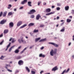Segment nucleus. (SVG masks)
I'll list each match as a JSON object with an SVG mask.
<instances>
[{
	"mask_svg": "<svg viewBox=\"0 0 74 74\" xmlns=\"http://www.w3.org/2000/svg\"><path fill=\"white\" fill-rule=\"evenodd\" d=\"M21 56H18L17 58H16V59H21Z\"/></svg>",
	"mask_w": 74,
	"mask_h": 74,
	"instance_id": "obj_34",
	"label": "nucleus"
},
{
	"mask_svg": "<svg viewBox=\"0 0 74 74\" xmlns=\"http://www.w3.org/2000/svg\"><path fill=\"white\" fill-rule=\"evenodd\" d=\"M32 4V2L30 1H29L28 2V4L29 6H30V7H32V5L31 4Z\"/></svg>",
	"mask_w": 74,
	"mask_h": 74,
	"instance_id": "obj_22",
	"label": "nucleus"
},
{
	"mask_svg": "<svg viewBox=\"0 0 74 74\" xmlns=\"http://www.w3.org/2000/svg\"><path fill=\"white\" fill-rule=\"evenodd\" d=\"M44 48V47H42L40 48V49H41V50H42Z\"/></svg>",
	"mask_w": 74,
	"mask_h": 74,
	"instance_id": "obj_50",
	"label": "nucleus"
},
{
	"mask_svg": "<svg viewBox=\"0 0 74 74\" xmlns=\"http://www.w3.org/2000/svg\"><path fill=\"white\" fill-rule=\"evenodd\" d=\"M4 42V40L2 41V42H1L0 43V45H2V44H3V43Z\"/></svg>",
	"mask_w": 74,
	"mask_h": 74,
	"instance_id": "obj_47",
	"label": "nucleus"
},
{
	"mask_svg": "<svg viewBox=\"0 0 74 74\" xmlns=\"http://www.w3.org/2000/svg\"><path fill=\"white\" fill-rule=\"evenodd\" d=\"M41 3V1H38V5H40V3Z\"/></svg>",
	"mask_w": 74,
	"mask_h": 74,
	"instance_id": "obj_43",
	"label": "nucleus"
},
{
	"mask_svg": "<svg viewBox=\"0 0 74 74\" xmlns=\"http://www.w3.org/2000/svg\"><path fill=\"white\" fill-rule=\"evenodd\" d=\"M50 15V14L49 13L46 14V15Z\"/></svg>",
	"mask_w": 74,
	"mask_h": 74,
	"instance_id": "obj_59",
	"label": "nucleus"
},
{
	"mask_svg": "<svg viewBox=\"0 0 74 74\" xmlns=\"http://www.w3.org/2000/svg\"><path fill=\"white\" fill-rule=\"evenodd\" d=\"M45 55H42V54H40L39 56L40 58H45Z\"/></svg>",
	"mask_w": 74,
	"mask_h": 74,
	"instance_id": "obj_13",
	"label": "nucleus"
},
{
	"mask_svg": "<svg viewBox=\"0 0 74 74\" xmlns=\"http://www.w3.org/2000/svg\"><path fill=\"white\" fill-rule=\"evenodd\" d=\"M57 5L58 6H60V3H57Z\"/></svg>",
	"mask_w": 74,
	"mask_h": 74,
	"instance_id": "obj_51",
	"label": "nucleus"
},
{
	"mask_svg": "<svg viewBox=\"0 0 74 74\" xmlns=\"http://www.w3.org/2000/svg\"><path fill=\"white\" fill-rule=\"evenodd\" d=\"M71 45V42H70L69 43V46H70Z\"/></svg>",
	"mask_w": 74,
	"mask_h": 74,
	"instance_id": "obj_64",
	"label": "nucleus"
},
{
	"mask_svg": "<svg viewBox=\"0 0 74 74\" xmlns=\"http://www.w3.org/2000/svg\"><path fill=\"white\" fill-rule=\"evenodd\" d=\"M69 18H73V17L71 16H69Z\"/></svg>",
	"mask_w": 74,
	"mask_h": 74,
	"instance_id": "obj_62",
	"label": "nucleus"
},
{
	"mask_svg": "<svg viewBox=\"0 0 74 74\" xmlns=\"http://www.w3.org/2000/svg\"><path fill=\"white\" fill-rule=\"evenodd\" d=\"M49 44H51V45L55 46L56 47H58V45L55 43L49 42Z\"/></svg>",
	"mask_w": 74,
	"mask_h": 74,
	"instance_id": "obj_5",
	"label": "nucleus"
},
{
	"mask_svg": "<svg viewBox=\"0 0 74 74\" xmlns=\"http://www.w3.org/2000/svg\"><path fill=\"white\" fill-rule=\"evenodd\" d=\"M59 18H60V17H59V16H58L57 17V19H59Z\"/></svg>",
	"mask_w": 74,
	"mask_h": 74,
	"instance_id": "obj_57",
	"label": "nucleus"
},
{
	"mask_svg": "<svg viewBox=\"0 0 74 74\" xmlns=\"http://www.w3.org/2000/svg\"><path fill=\"white\" fill-rule=\"evenodd\" d=\"M31 18H34V15H31Z\"/></svg>",
	"mask_w": 74,
	"mask_h": 74,
	"instance_id": "obj_36",
	"label": "nucleus"
},
{
	"mask_svg": "<svg viewBox=\"0 0 74 74\" xmlns=\"http://www.w3.org/2000/svg\"><path fill=\"white\" fill-rule=\"evenodd\" d=\"M65 9L66 11H68L69 9V6H66L65 7Z\"/></svg>",
	"mask_w": 74,
	"mask_h": 74,
	"instance_id": "obj_18",
	"label": "nucleus"
},
{
	"mask_svg": "<svg viewBox=\"0 0 74 74\" xmlns=\"http://www.w3.org/2000/svg\"><path fill=\"white\" fill-rule=\"evenodd\" d=\"M65 23V22H63L62 23H61L60 24V26H62V25H63L64 23Z\"/></svg>",
	"mask_w": 74,
	"mask_h": 74,
	"instance_id": "obj_44",
	"label": "nucleus"
},
{
	"mask_svg": "<svg viewBox=\"0 0 74 74\" xmlns=\"http://www.w3.org/2000/svg\"><path fill=\"white\" fill-rule=\"evenodd\" d=\"M40 27H44V25H40Z\"/></svg>",
	"mask_w": 74,
	"mask_h": 74,
	"instance_id": "obj_41",
	"label": "nucleus"
},
{
	"mask_svg": "<svg viewBox=\"0 0 74 74\" xmlns=\"http://www.w3.org/2000/svg\"><path fill=\"white\" fill-rule=\"evenodd\" d=\"M21 40L22 42V43H23V44H26V41L23 40V37H21Z\"/></svg>",
	"mask_w": 74,
	"mask_h": 74,
	"instance_id": "obj_9",
	"label": "nucleus"
},
{
	"mask_svg": "<svg viewBox=\"0 0 74 74\" xmlns=\"http://www.w3.org/2000/svg\"><path fill=\"white\" fill-rule=\"evenodd\" d=\"M41 16L40 14H38L36 17V19L37 20H38L40 19V18H41Z\"/></svg>",
	"mask_w": 74,
	"mask_h": 74,
	"instance_id": "obj_12",
	"label": "nucleus"
},
{
	"mask_svg": "<svg viewBox=\"0 0 74 74\" xmlns=\"http://www.w3.org/2000/svg\"><path fill=\"white\" fill-rule=\"evenodd\" d=\"M9 31L8 30V29H5L4 31V34H6V33H8Z\"/></svg>",
	"mask_w": 74,
	"mask_h": 74,
	"instance_id": "obj_14",
	"label": "nucleus"
},
{
	"mask_svg": "<svg viewBox=\"0 0 74 74\" xmlns=\"http://www.w3.org/2000/svg\"><path fill=\"white\" fill-rule=\"evenodd\" d=\"M23 7H21L20 8V10H22V9H23Z\"/></svg>",
	"mask_w": 74,
	"mask_h": 74,
	"instance_id": "obj_55",
	"label": "nucleus"
},
{
	"mask_svg": "<svg viewBox=\"0 0 74 74\" xmlns=\"http://www.w3.org/2000/svg\"><path fill=\"white\" fill-rule=\"evenodd\" d=\"M33 47H34V46H30L29 47V49H32V48H33Z\"/></svg>",
	"mask_w": 74,
	"mask_h": 74,
	"instance_id": "obj_49",
	"label": "nucleus"
},
{
	"mask_svg": "<svg viewBox=\"0 0 74 74\" xmlns=\"http://www.w3.org/2000/svg\"><path fill=\"white\" fill-rule=\"evenodd\" d=\"M12 40V43H14L15 41H16V40H14V39H12V38H11L9 40V41H11V40Z\"/></svg>",
	"mask_w": 74,
	"mask_h": 74,
	"instance_id": "obj_11",
	"label": "nucleus"
},
{
	"mask_svg": "<svg viewBox=\"0 0 74 74\" xmlns=\"http://www.w3.org/2000/svg\"><path fill=\"white\" fill-rule=\"evenodd\" d=\"M38 30L37 29L36 30V29H35L33 31V33H38Z\"/></svg>",
	"mask_w": 74,
	"mask_h": 74,
	"instance_id": "obj_27",
	"label": "nucleus"
},
{
	"mask_svg": "<svg viewBox=\"0 0 74 74\" xmlns=\"http://www.w3.org/2000/svg\"><path fill=\"white\" fill-rule=\"evenodd\" d=\"M19 72V71L17 70L16 71V73H17Z\"/></svg>",
	"mask_w": 74,
	"mask_h": 74,
	"instance_id": "obj_56",
	"label": "nucleus"
},
{
	"mask_svg": "<svg viewBox=\"0 0 74 74\" xmlns=\"http://www.w3.org/2000/svg\"><path fill=\"white\" fill-rule=\"evenodd\" d=\"M19 50L18 49H16L15 50V53H19Z\"/></svg>",
	"mask_w": 74,
	"mask_h": 74,
	"instance_id": "obj_28",
	"label": "nucleus"
},
{
	"mask_svg": "<svg viewBox=\"0 0 74 74\" xmlns=\"http://www.w3.org/2000/svg\"><path fill=\"white\" fill-rule=\"evenodd\" d=\"M46 41V39L45 38L43 39H41L39 41L40 42H44V41Z\"/></svg>",
	"mask_w": 74,
	"mask_h": 74,
	"instance_id": "obj_17",
	"label": "nucleus"
},
{
	"mask_svg": "<svg viewBox=\"0 0 74 74\" xmlns=\"http://www.w3.org/2000/svg\"><path fill=\"white\" fill-rule=\"evenodd\" d=\"M71 21V19H67L66 20V22L67 23H69V22H70Z\"/></svg>",
	"mask_w": 74,
	"mask_h": 74,
	"instance_id": "obj_29",
	"label": "nucleus"
},
{
	"mask_svg": "<svg viewBox=\"0 0 74 74\" xmlns=\"http://www.w3.org/2000/svg\"><path fill=\"white\" fill-rule=\"evenodd\" d=\"M66 69H65L64 70L62 73L61 74H64V73H66Z\"/></svg>",
	"mask_w": 74,
	"mask_h": 74,
	"instance_id": "obj_35",
	"label": "nucleus"
},
{
	"mask_svg": "<svg viewBox=\"0 0 74 74\" xmlns=\"http://www.w3.org/2000/svg\"><path fill=\"white\" fill-rule=\"evenodd\" d=\"M5 56H2L0 58V59H3L2 58H5Z\"/></svg>",
	"mask_w": 74,
	"mask_h": 74,
	"instance_id": "obj_38",
	"label": "nucleus"
},
{
	"mask_svg": "<svg viewBox=\"0 0 74 74\" xmlns=\"http://www.w3.org/2000/svg\"><path fill=\"white\" fill-rule=\"evenodd\" d=\"M18 41L19 43H21V40H20V39L18 40Z\"/></svg>",
	"mask_w": 74,
	"mask_h": 74,
	"instance_id": "obj_48",
	"label": "nucleus"
},
{
	"mask_svg": "<svg viewBox=\"0 0 74 74\" xmlns=\"http://www.w3.org/2000/svg\"><path fill=\"white\" fill-rule=\"evenodd\" d=\"M69 70H70V68L68 69L66 71V73H68V72L69 71Z\"/></svg>",
	"mask_w": 74,
	"mask_h": 74,
	"instance_id": "obj_37",
	"label": "nucleus"
},
{
	"mask_svg": "<svg viewBox=\"0 0 74 74\" xmlns=\"http://www.w3.org/2000/svg\"><path fill=\"white\" fill-rule=\"evenodd\" d=\"M56 9L57 11H59V10H60V8L59 7H57Z\"/></svg>",
	"mask_w": 74,
	"mask_h": 74,
	"instance_id": "obj_40",
	"label": "nucleus"
},
{
	"mask_svg": "<svg viewBox=\"0 0 74 74\" xmlns=\"http://www.w3.org/2000/svg\"><path fill=\"white\" fill-rule=\"evenodd\" d=\"M65 27H63V28L60 30V32H64V30H65Z\"/></svg>",
	"mask_w": 74,
	"mask_h": 74,
	"instance_id": "obj_19",
	"label": "nucleus"
},
{
	"mask_svg": "<svg viewBox=\"0 0 74 74\" xmlns=\"http://www.w3.org/2000/svg\"><path fill=\"white\" fill-rule=\"evenodd\" d=\"M54 13L53 12H51L49 13L50 15H51V14H54Z\"/></svg>",
	"mask_w": 74,
	"mask_h": 74,
	"instance_id": "obj_46",
	"label": "nucleus"
},
{
	"mask_svg": "<svg viewBox=\"0 0 74 74\" xmlns=\"http://www.w3.org/2000/svg\"><path fill=\"white\" fill-rule=\"evenodd\" d=\"M7 22V20L3 19L0 22V24L3 25Z\"/></svg>",
	"mask_w": 74,
	"mask_h": 74,
	"instance_id": "obj_3",
	"label": "nucleus"
},
{
	"mask_svg": "<svg viewBox=\"0 0 74 74\" xmlns=\"http://www.w3.org/2000/svg\"><path fill=\"white\" fill-rule=\"evenodd\" d=\"M15 45H14L12 47L9 49V52H11V51H12V48H14V47H15Z\"/></svg>",
	"mask_w": 74,
	"mask_h": 74,
	"instance_id": "obj_16",
	"label": "nucleus"
},
{
	"mask_svg": "<svg viewBox=\"0 0 74 74\" xmlns=\"http://www.w3.org/2000/svg\"><path fill=\"white\" fill-rule=\"evenodd\" d=\"M44 73V71H42L40 72V74H42V73Z\"/></svg>",
	"mask_w": 74,
	"mask_h": 74,
	"instance_id": "obj_53",
	"label": "nucleus"
},
{
	"mask_svg": "<svg viewBox=\"0 0 74 74\" xmlns=\"http://www.w3.org/2000/svg\"><path fill=\"white\" fill-rule=\"evenodd\" d=\"M25 68L26 70H27V71L28 72H30V70H29V68L27 67H26Z\"/></svg>",
	"mask_w": 74,
	"mask_h": 74,
	"instance_id": "obj_31",
	"label": "nucleus"
},
{
	"mask_svg": "<svg viewBox=\"0 0 74 74\" xmlns=\"http://www.w3.org/2000/svg\"><path fill=\"white\" fill-rule=\"evenodd\" d=\"M14 11H16V8L14 9Z\"/></svg>",
	"mask_w": 74,
	"mask_h": 74,
	"instance_id": "obj_63",
	"label": "nucleus"
},
{
	"mask_svg": "<svg viewBox=\"0 0 74 74\" xmlns=\"http://www.w3.org/2000/svg\"><path fill=\"white\" fill-rule=\"evenodd\" d=\"M27 26V25L26 24H25L23 25L22 26H21L20 27L21 29H22L24 27H25V26Z\"/></svg>",
	"mask_w": 74,
	"mask_h": 74,
	"instance_id": "obj_23",
	"label": "nucleus"
},
{
	"mask_svg": "<svg viewBox=\"0 0 74 74\" xmlns=\"http://www.w3.org/2000/svg\"><path fill=\"white\" fill-rule=\"evenodd\" d=\"M46 4H47V3L45 2H44L43 3V5H46Z\"/></svg>",
	"mask_w": 74,
	"mask_h": 74,
	"instance_id": "obj_52",
	"label": "nucleus"
},
{
	"mask_svg": "<svg viewBox=\"0 0 74 74\" xmlns=\"http://www.w3.org/2000/svg\"><path fill=\"white\" fill-rule=\"evenodd\" d=\"M3 14V12H1L0 14V17H1V16H2V14Z\"/></svg>",
	"mask_w": 74,
	"mask_h": 74,
	"instance_id": "obj_42",
	"label": "nucleus"
},
{
	"mask_svg": "<svg viewBox=\"0 0 74 74\" xmlns=\"http://www.w3.org/2000/svg\"><path fill=\"white\" fill-rule=\"evenodd\" d=\"M3 36V34H2L1 35H0V37H2Z\"/></svg>",
	"mask_w": 74,
	"mask_h": 74,
	"instance_id": "obj_54",
	"label": "nucleus"
},
{
	"mask_svg": "<svg viewBox=\"0 0 74 74\" xmlns=\"http://www.w3.org/2000/svg\"><path fill=\"white\" fill-rule=\"evenodd\" d=\"M41 39L40 38H36L35 39V42H37L38 41L40 40Z\"/></svg>",
	"mask_w": 74,
	"mask_h": 74,
	"instance_id": "obj_25",
	"label": "nucleus"
},
{
	"mask_svg": "<svg viewBox=\"0 0 74 74\" xmlns=\"http://www.w3.org/2000/svg\"><path fill=\"white\" fill-rule=\"evenodd\" d=\"M14 26V23L13 22H10L9 23V27L10 28H11V27H12Z\"/></svg>",
	"mask_w": 74,
	"mask_h": 74,
	"instance_id": "obj_6",
	"label": "nucleus"
},
{
	"mask_svg": "<svg viewBox=\"0 0 74 74\" xmlns=\"http://www.w3.org/2000/svg\"><path fill=\"white\" fill-rule=\"evenodd\" d=\"M12 7V5L11 4H9L8 7V9H10Z\"/></svg>",
	"mask_w": 74,
	"mask_h": 74,
	"instance_id": "obj_24",
	"label": "nucleus"
},
{
	"mask_svg": "<svg viewBox=\"0 0 74 74\" xmlns=\"http://www.w3.org/2000/svg\"><path fill=\"white\" fill-rule=\"evenodd\" d=\"M71 14H74V10H72V12H71Z\"/></svg>",
	"mask_w": 74,
	"mask_h": 74,
	"instance_id": "obj_45",
	"label": "nucleus"
},
{
	"mask_svg": "<svg viewBox=\"0 0 74 74\" xmlns=\"http://www.w3.org/2000/svg\"><path fill=\"white\" fill-rule=\"evenodd\" d=\"M10 45H11V42H10L9 43V44L7 46V48L5 49V51L7 50V49H8V48H9V47L10 46Z\"/></svg>",
	"mask_w": 74,
	"mask_h": 74,
	"instance_id": "obj_26",
	"label": "nucleus"
},
{
	"mask_svg": "<svg viewBox=\"0 0 74 74\" xmlns=\"http://www.w3.org/2000/svg\"><path fill=\"white\" fill-rule=\"evenodd\" d=\"M52 8H55V6H53V5H52L51 7Z\"/></svg>",
	"mask_w": 74,
	"mask_h": 74,
	"instance_id": "obj_58",
	"label": "nucleus"
},
{
	"mask_svg": "<svg viewBox=\"0 0 74 74\" xmlns=\"http://www.w3.org/2000/svg\"><path fill=\"white\" fill-rule=\"evenodd\" d=\"M58 69V68L57 67V66H56L55 67L53 68L52 69V71H55L56 70H57Z\"/></svg>",
	"mask_w": 74,
	"mask_h": 74,
	"instance_id": "obj_7",
	"label": "nucleus"
},
{
	"mask_svg": "<svg viewBox=\"0 0 74 74\" xmlns=\"http://www.w3.org/2000/svg\"><path fill=\"white\" fill-rule=\"evenodd\" d=\"M12 15V12H10L8 13V15L9 16Z\"/></svg>",
	"mask_w": 74,
	"mask_h": 74,
	"instance_id": "obj_33",
	"label": "nucleus"
},
{
	"mask_svg": "<svg viewBox=\"0 0 74 74\" xmlns=\"http://www.w3.org/2000/svg\"><path fill=\"white\" fill-rule=\"evenodd\" d=\"M36 12V10L34 9H32L28 13V14H34L35 12Z\"/></svg>",
	"mask_w": 74,
	"mask_h": 74,
	"instance_id": "obj_2",
	"label": "nucleus"
},
{
	"mask_svg": "<svg viewBox=\"0 0 74 74\" xmlns=\"http://www.w3.org/2000/svg\"><path fill=\"white\" fill-rule=\"evenodd\" d=\"M5 68H6V69H7V70H8V71H9V72H12V71L10 69H8V68H7V66H5Z\"/></svg>",
	"mask_w": 74,
	"mask_h": 74,
	"instance_id": "obj_30",
	"label": "nucleus"
},
{
	"mask_svg": "<svg viewBox=\"0 0 74 74\" xmlns=\"http://www.w3.org/2000/svg\"><path fill=\"white\" fill-rule=\"evenodd\" d=\"M18 64L20 66L23 64V61L22 60H20L18 62Z\"/></svg>",
	"mask_w": 74,
	"mask_h": 74,
	"instance_id": "obj_4",
	"label": "nucleus"
},
{
	"mask_svg": "<svg viewBox=\"0 0 74 74\" xmlns=\"http://www.w3.org/2000/svg\"><path fill=\"white\" fill-rule=\"evenodd\" d=\"M22 24V21H20L18 22L17 23V26H19L20 25H21Z\"/></svg>",
	"mask_w": 74,
	"mask_h": 74,
	"instance_id": "obj_8",
	"label": "nucleus"
},
{
	"mask_svg": "<svg viewBox=\"0 0 74 74\" xmlns=\"http://www.w3.org/2000/svg\"><path fill=\"white\" fill-rule=\"evenodd\" d=\"M18 49H21V46H20L18 47Z\"/></svg>",
	"mask_w": 74,
	"mask_h": 74,
	"instance_id": "obj_61",
	"label": "nucleus"
},
{
	"mask_svg": "<svg viewBox=\"0 0 74 74\" xmlns=\"http://www.w3.org/2000/svg\"><path fill=\"white\" fill-rule=\"evenodd\" d=\"M27 0H24L23 1L21 2L22 4H24L25 3H27Z\"/></svg>",
	"mask_w": 74,
	"mask_h": 74,
	"instance_id": "obj_15",
	"label": "nucleus"
},
{
	"mask_svg": "<svg viewBox=\"0 0 74 74\" xmlns=\"http://www.w3.org/2000/svg\"><path fill=\"white\" fill-rule=\"evenodd\" d=\"M14 1V0H10V2H12Z\"/></svg>",
	"mask_w": 74,
	"mask_h": 74,
	"instance_id": "obj_60",
	"label": "nucleus"
},
{
	"mask_svg": "<svg viewBox=\"0 0 74 74\" xmlns=\"http://www.w3.org/2000/svg\"><path fill=\"white\" fill-rule=\"evenodd\" d=\"M57 52V49H55L54 50L53 49H51L50 52V53L51 56H53V54L56 55V52Z\"/></svg>",
	"mask_w": 74,
	"mask_h": 74,
	"instance_id": "obj_1",
	"label": "nucleus"
},
{
	"mask_svg": "<svg viewBox=\"0 0 74 74\" xmlns=\"http://www.w3.org/2000/svg\"><path fill=\"white\" fill-rule=\"evenodd\" d=\"M7 11L4 12V14L3 15V17H4L6 16V15H7Z\"/></svg>",
	"mask_w": 74,
	"mask_h": 74,
	"instance_id": "obj_21",
	"label": "nucleus"
},
{
	"mask_svg": "<svg viewBox=\"0 0 74 74\" xmlns=\"http://www.w3.org/2000/svg\"><path fill=\"white\" fill-rule=\"evenodd\" d=\"M31 73L32 74H36V73H35V72L34 71H31Z\"/></svg>",
	"mask_w": 74,
	"mask_h": 74,
	"instance_id": "obj_39",
	"label": "nucleus"
},
{
	"mask_svg": "<svg viewBox=\"0 0 74 74\" xmlns=\"http://www.w3.org/2000/svg\"><path fill=\"white\" fill-rule=\"evenodd\" d=\"M34 25V23H29L28 25V26H29V27H30V26H33V25Z\"/></svg>",
	"mask_w": 74,
	"mask_h": 74,
	"instance_id": "obj_20",
	"label": "nucleus"
},
{
	"mask_svg": "<svg viewBox=\"0 0 74 74\" xmlns=\"http://www.w3.org/2000/svg\"><path fill=\"white\" fill-rule=\"evenodd\" d=\"M51 9L48 8H47L46 9L45 11L46 12L48 13V12H51Z\"/></svg>",
	"mask_w": 74,
	"mask_h": 74,
	"instance_id": "obj_10",
	"label": "nucleus"
},
{
	"mask_svg": "<svg viewBox=\"0 0 74 74\" xmlns=\"http://www.w3.org/2000/svg\"><path fill=\"white\" fill-rule=\"evenodd\" d=\"M26 49H27V47H26L21 52V53H23L26 50Z\"/></svg>",
	"mask_w": 74,
	"mask_h": 74,
	"instance_id": "obj_32",
	"label": "nucleus"
}]
</instances>
